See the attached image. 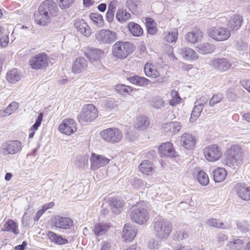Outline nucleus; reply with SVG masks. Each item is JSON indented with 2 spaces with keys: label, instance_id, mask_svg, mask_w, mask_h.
<instances>
[{
  "label": "nucleus",
  "instance_id": "obj_16",
  "mask_svg": "<svg viewBox=\"0 0 250 250\" xmlns=\"http://www.w3.org/2000/svg\"><path fill=\"white\" fill-rule=\"evenodd\" d=\"M210 65L215 70L220 72L227 71L231 64L226 58H215L211 60Z\"/></svg>",
  "mask_w": 250,
  "mask_h": 250
},
{
  "label": "nucleus",
  "instance_id": "obj_39",
  "mask_svg": "<svg viewBox=\"0 0 250 250\" xmlns=\"http://www.w3.org/2000/svg\"><path fill=\"white\" fill-rule=\"evenodd\" d=\"M144 72L146 76L149 77L157 78L160 73L154 68L153 65L150 63H146L144 67Z\"/></svg>",
  "mask_w": 250,
  "mask_h": 250
},
{
  "label": "nucleus",
  "instance_id": "obj_10",
  "mask_svg": "<svg viewBox=\"0 0 250 250\" xmlns=\"http://www.w3.org/2000/svg\"><path fill=\"white\" fill-rule=\"evenodd\" d=\"M203 152L206 159L210 162L217 161L222 155L221 148L215 144L205 148Z\"/></svg>",
  "mask_w": 250,
  "mask_h": 250
},
{
  "label": "nucleus",
  "instance_id": "obj_30",
  "mask_svg": "<svg viewBox=\"0 0 250 250\" xmlns=\"http://www.w3.org/2000/svg\"><path fill=\"white\" fill-rule=\"evenodd\" d=\"M115 17L119 22L124 23L131 19V16L125 9L119 8L116 13Z\"/></svg>",
  "mask_w": 250,
  "mask_h": 250
},
{
  "label": "nucleus",
  "instance_id": "obj_52",
  "mask_svg": "<svg viewBox=\"0 0 250 250\" xmlns=\"http://www.w3.org/2000/svg\"><path fill=\"white\" fill-rule=\"evenodd\" d=\"M237 229L242 232H247L250 229V225L246 221L237 222Z\"/></svg>",
  "mask_w": 250,
  "mask_h": 250
},
{
  "label": "nucleus",
  "instance_id": "obj_25",
  "mask_svg": "<svg viewBox=\"0 0 250 250\" xmlns=\"http://www.w3.org/2000/svg\"><path fill=\"white\" fill-rule=\"evenodd\" d=\"M136 235V230L132 228L128 224L125 225L122 236L126 242L132 241Z\"/></svg>",
  "mask_w": 250,
  "mask_h": 250
},
{
  "label": "nucleus",
  "instance_id": "obj_50",
  "mask_svg": "<svg viewBox=\"0 0 250 250\" xmlns=\"http://www.w3.org/2000/svg\"><path fill=\"white\" fill-rule=\"evenodd\" d=\"M188 237V233L184 229L176 230L173 234L174 239L177 240H182Z\"/></svg>",
  "mask_w": 250,
  "mask_h": 250
},
{
  "label": "nucleus",
  "instance_id": "obj_63",
  "mask_svg": "<svg viewBox=\"0 0 250 250\" xmlns=\"http://www.w3.org/2000/svg\"><path fill=\"white\" fill-rule=\"evenodd\" d=\"M101 250H111V244L108 242H103L101 244Z\"/></svg>",
  "mask_w": 250,
  "mask_h": 250
},
{
  "label": "nucleus",
  "instance_id": "obj_47",
  "mask_svg": "<svg viewBox=\"0 0 250 250\" xmlns=\"http://www.w3.org/2000/svg\"><path fill=\"white\" fill-rule=\"evenodd\" d=\"M178 32L177 29H174L172 31L168 32L166 36L165 40L170 43L175 42L177 40Z\"/></svg>",
  "mask_w": 250,
  "mask_h": 250
},
{
  "label": "nucleus",
  "instance_id": "obj_21",
  "mask_svg": "<svg viewBox=\"0 0 250 250\" xmlns=\"http://www.w3.org/2000/svg\"><path fill=\"white\" fill-rule=\"evenodd\" d=\"M181 142L185 148L191 149L195 146L196 138L192 134L186 133L181 136Z\"/></svg>",
  "mask_w": 250,
  "mask_h": 250
},
{
  "label": "nucleus",
  "instance_id": "obj_27",
  "mask_svg": "<svg viewBox=\"0 0 250 250\" xmlns=\"http://www.w3.org/2000/svg\"><path fill=\"white\" fill-rule=\"evenodd\" d=\"M242 21V17L240 15H233L231 17L229 20L228 23V26L230 30H237L239 29L241 26Z\"/></svg>",
  "mask_w": 250,
  "mask_h": 250
},
{
  "label": "nucleus",
  "instance_id": "obj_3",
  "mask_svg": "<svg viewBox=\"0 0 250 250\" xmlns=\"http://www.w3.org/2000/svg\"><path fill=\"white\" fill-rule=\"evenodd\" d=\"M134 48V45L130 42L119 41L112 46V55L117 59H124L133 51Z\"/></svg>",
  "mask_w": 250,
  "mask_h": 250
},
{
  "label": "nucleus",
  "instance_id": "obj_36",
  "mask_svg": "<svg viewBox=\"0 0 250 250\" xmlns=\"http://www.w3.org/2000/svg\"><path fill=\"white\" fill-rule=\"evenodd\" d=\"M109 228V226L105 223H98L95 225L93 231L96 236H100L106 233Z\"/></svg>",
  "mask_w": 250,
  "mask_h": 250
},
{
  "label": "nucleus",
  "instance_id": "obj_54",
  "mask_svg": "<svg viewBox=\"0 0 250 250\" xmlns=\"http://www.w3.org/2000/svg\"><path fill=\"white\" fill-rule=\"evenodd\" d=\"M58 5L62 9H65L70 7L75 0H57Z\"/></svg>",
  "mask_w": 250,
  "mask_h": 250
},
{
  "label": "nucleus",
  "instance_id": "obj_60",
  "mask_svg": "<svg viewBox=\"0 0 250 250\" xmlns=\"http://www.w3.org/2000/svg\"><path fill=\"white\" fill-rule=\"evenodd\" d=\"M119 5V2L116 0H112L110 1L108 5L107 10L115 12L117 7Z\"/></svg>",
  "mask_w": 250,
  "mask_h": 250
},
{
  "label": "nucleus",
  "instance_id": "obj_64",
  "mask_svg": "<svg viewBox=\"0 0 250 250\" xmlns=\"http://www.w3.org/2000/svg\"><path fill=\"white\" fill-rule=\"evenodd\" d=\"M148 247L150 249H157L158 248V243L154 240L151 241L148 244Z\"/></svg>",
  "mask_w": 250,
  "mask_h": 250
},
{
  "label": "nucleus",
  "instance_id": "obj_37",
  "mask_svg": "<svg viewBox=\"0 0 250 250\" xmlns=\"http://www.w3.org/2000/svg\"><path fill=\"white\" fill-rule=\"evenodd\" d=\"M21 79V73L17 69H12L6 75L7 80L11 83H15Z\"/></svg>",
  "mask_w": 250,
  "mask_h": 250
},
{
  "label": "nucleus",
  "instance_id": "obj_56",
  "mask_svg": "<svg viewBox=\"0 0 250 250\" xmlns=\"http://www.w3.org/2000/svg\"><path fill=\"white\" fill-rule=\"evenodd\" d=\"M223 99L222 95L218 94L212 96L209 102V105L210 106H213L215 104L219 103Z\"/></svg>",
  "mask_w": 250,
  "mask_h": 250
},
{
  "label": "nucleus",
  "instance_id": "obj_1",
  "mask_svg": "<svg viewBox=\"0 0 250 250\" xmlns=\"http://www.w3.org/2000/svg\"><path fill=\"white\" fill-rule=\"evenodd\" d=\"M243 152L239 145H233L227 149L225 153V163L231 167L235 168L242 164Z\"/></svg>",
  "mask_w": 250,
  "mask_h": 250
},
{
  "label": "nucleus",
  "instance_id": "obj_17",
  "mask_svg": "<svg viewBox=\"0 0 250 250\" xmlns=\"http://www.w3.org/2000/svg\"><path fill=\"white\" fill-rule=\"evenodd\" d=\"M52 223L56 228L66 229L72 226L73 222L68 217L56 216L53 218Z\"/></svg>",
  "mask_w": 250,
  "mask_h": 250
},
{
  "label": "nucleus",
  "instance_id": "obj_8",
  "mask_svg": "<svg viewBox=\"0 0 250 250\" xmlns=\"http://www.w3.org/2000/svg\"><path fill=\"white\" fill-rule=\"evenodd\" d=\"M49 58L46 54L40 53L32 57L29 60L31 67L34 69H42L48 65Z\"/></svg>",
  "mask_w": 250,
  "mask_h": 250
},
{
  "label": "nucleus",
  "instance_id": "obj_58",
  "mask_svg": "<svg viewBox=\"0 0 250 250\" xmlns=\"http://www.w3.org/2000/svg\"><path fill=\"white\" fill-rule=\"evenodd\" d=\"M43 114L42 113H40L38 118L36 120L35 123L31 126V129L34 130H37L38 129L39 126L41 125V123L42 121Z\"/></svg>",
  "mask_w": 250,
  "mask_h": 250
},
{
  "label": "nucleus",
  "instance_id": "obj_12",
  "mask_svg": "<svg viewBox=\"0 0 250 250\" xmlns=\"http://www.w3.org/2000/svg\"><path fill=\"white\" fill-rule=\"evenodd\" d=\"M38 9L47 14L51 18L57 16L59 13V9L56 2L52 0H46L39 6Z\"/></svg>",
  "mask_w": 250,
  "mask_h": 250
},
{
  "label": "nucleus",
  "instance_id": "obj_6",
  "mask_svg": "<svg viewBox=\"0 0 250 250\" xmlns=\"http://www.w3.org/2000/svg\"><path fill=\"white\" fill-rule=\"evenodd\" d=\"M208 35L213 40L222 42L227 40L231 35V32L228 28L221 26H213L208 29Z\"/></svg>",
  "mask_w": 250,
  "mask_h": 250
},
{
  "label": "nucleus",
  "instance_id": "obj_55",
  "mask_svg": "<svg viewBox=\"0 0 250 250\" xmlns=\"http://www.w3.org/2000/svg\"><path fill=\"white\" fill-rule=\"evenodd\" d=\"M115 89L121 94H123L125 93H129L132 90L130 86H126L124 84L117 85Z\"/></svg>",
  "mask_w": 250,
  "mask_h": 250
},
{
  "label": "nucleus",
  "instance_id": "obj_62",
  "mask_svg": "<svg viewBox=\"0 0 250 250\" xmlns=\"http://www.w3.org/2000/svg\"><path fill=\"white\" fill-rule=\"evenodd\" d=\"M0 45L2 47H6L9 42V38L8 36H3L0 40Z\"/></svg>",
  "mask_w": 250,
  "mask_h": 250
},
{
  "label": "nucleus",
  "instance_id": "obj_40",
  "mask_svg": "<svg viewBox=\"0 0 250 250\" xmlns=\"http://www.w3.org/2000/svg\"><path fill=\"white\" fill-rule=\"evenodd\" d=\"M126 5L132 13L137 14L141 5V1L140 0H127Z\"/></svg>",
  "mask_w": 250,
  "mask_h": 250
},
{
  "label": "nucleus",
  "instance_id": "obj_2",
  "mask_svg": "<svg viewBox=\"0 0 250 250\" xmlns=\"http://www.w3.org/2000/svg\"><path fill=\"white\" fill-rule=\"evenodd\" d=\"M172 229L171 223L166 219H159L154 222V233L160 240H166L169 236Z\"/></svg>",
  "mask_w": 250,
  "mask_h": 250
},
{
  "label": "nucleus",
  "instance_id": "obj_14",
  "mask_svg": "<svg viewBox=\"0 0 250 250\" xmlns=\"http://www.w3.org/2000/svg\"><path fill=\"white\" fill-rule=\"evenodd\" d=\"M59 130L66 135H70L77 130L75 121L69 118L64 119L59 125Z\"/></svg>",
  "mask_w": 250,
  "mask_h": 250
},
{
  "label": "nucleus",
  "instance_id": "obj_48",
  "mask_svg": "<svg viewBox=\"0 0 250 250\" xmlns=\"http://www.w3.org/2000/svg\"><path fill=\"white\" fill-rule=\"evenodd\" d=\"M202 111V108H201V107L195 105L191 114L189 119L190 122L192 123L195 122L200 116Z\"/></svg>",
  "mask_w": 250,
  "mask_h": 250
},
{
  "label": "nucleus",
  "instance_id": "obj_59",
  "mask_svg": "<svg viewBox=\"0 0 250 250\" xmlns=\"http://www.w3.org/2000/svg\"><path fill=\"white\" fill-rule=\"evenodd\" d=\"M124 202L123 201L118 199H113L111 202L110 206L113 208L118 209L123 207Z\"/></svg>",
  "mask_w": 250,
  "mask_h": 250
},
{
  "label": "nucleus",
  "instance_id": "obj_46",
  "mask_svg": "<svg viewBox=\"0 0 250 250\" xmlns=\"http://www.w3.org/2000/svg\"><path fill=\"white\" fill-rule=\"evenodd\" d=\"M197 179L199 183L202 186H207L209 183V178L208 175L202 170L199 171Z\"/></svg>",
  "mask_w": 250,
  "mask_h": 250
},
{
  "label": "nucleus",
  "instance_id": "obj_42",
  "mask_svg": "<svg viewBox=\"0 0 250 250\" xmlns=\"http://www.w3.org/2000/svg\"><path fill=\"white\" fill-rule=\"evenodd\" d=\"M89 18L93 23L97 27H100L104 25V21L103 16L98 13H91Z\"/></svg>",
  "mask_w": 250,
  "mask_h": 250
},
{
  "label": "nucleus",
  "instance_id": "obj_11",
  "mask_svg": "<svg viewBox=\"0 0 250 250\" xmlns=\"http://www.w3.org/2000/svg\"><path fill=\"white\" fill-rule=\"evenodd\" d=\"M130 217L132 221L141 225L147 221L149 215L146 209L141 207L135 208L131 211Z\"/></svg>",
  "mask_w": 250,
  "mask_h": 250
},
{
  "label": "nucleus",
  "instance_id": "obj_13",
  "mask_svg": "<svg viewBox=\"0 0 250 250\" xmlns=\"http://www.w3.org/2000/svg\"><path fill=\"white\" fill-rule=\"evenodd\" d=\"M90 161L91 170H96L107 165L109 163L110 159L103 155L92 153L90 158Z\"/></svg>",
  "mask_w": 250,
  "mask_h": 250
},
{
  "label": "nucleus",
  "instance_id": "obj_26",
  "mask_svg": "<svg viewBox=\"0 0 250 250\" xmlns=\"http://www.w3.org/2000/svg\"><path fill=\"white\" fill-rule=\"evenodd\" d=\"M236 193L238 196L243 200L249 201L250 200V188L245 187L241 184L236 186Z\"/></svg>",
  "mask_w": 250,
  "mask_h": 250
},
{
  "label": "nucleus",
  "instance_id": "obj_31",
  "mask_svg": "<svg viewBox=\"0 0 250 250\" xmlns=\"http://www.w3.org/2000/svg\"><path fill=\"white\" fill-rule=\"evenodd\" d=\"M128 80L131 83L140 86H146L151 83L148 79L137 75L129 78Z\"/></svg>",
  "mask_w": 250,
  "mask_h": 250
},
{
  "label": "nucleus",
  "instance_id": "obj_33",
  "mask_svg": "<svg viewBox=\"0 0 250 250\" xmlns=\"http://www.w3.org/2000/svg\"><path fill=\"white\" fill-rule=\"evenodd\" d=\"M212 173L214 181L218 183L223 182L227 174L226 169L222 167L215 168Z\"/></svg>",
  "mask_w": 250,
  "mask_h": 250
},
{
  "label": "nucleus",
  "instance_id": "obj_44",
  "mask_svg": "<svg viewBox=\"0 0 250 250\" xmlns=\"http://www.w3.org/2000/svg\"><path fill=\"white\" fill-rule=\"evenodd\" d=\"M151 105L155 109H161L165 107V101L163 98L157 96L152 100L151 103Z\"/></svg>",
  "mask_w": 250,
  "mask_h": 250
},
{
  "label": "nucleus",
  "instance_id": "obj_23",
  "mask_svg": "<svg viewBox=\"0 0 250 250\" xmlns=\"http://www.w3.org/2000/svg\"><path fill=\"white\" fill-rule=\"evenodd\" d=\"M51 18L47 14L43 13V12L38 9V11L34 14V19L36 23L41 26H46L51 21Z\"/></svg>",
  "mask_w": 250,
  "mask_h": 250
},
{
  "label": "nucleus",
  "instance_id": "obj_4",
  "mask_svg": "<svg viewBox=\"0 0 250 250\" xmlns=\"http://www.w3.org/2000/svg\"><path fill=\"white\" fill-rule=\"evenodd\" d=\"M98 116L97 108L93 104H86L83 106L78 119L80 122L90 123L95 120Z\"/></svg>",
  "mask_w": 250,
  "mask_h": 250
},
{
  "label": "nucleus",
  "instance_id": "obj_29",
  "mask_svg": "<svg viewBox=\"0 0 250 250\" xmlns=\"http://www.w3.org/2000/svg\"><path fill=\"white\" fill-rule=\"evenodd\" d=\"M181 54L183 58L187 61H194L199 57L198 53L193 49L189 47L183 49Z\"/></svg>",
  "mask_w": 250,
  "mask_h": 250
},
{
  "label": "nucleus",
  "instance_id": "obj_35",
  "mask_svg": "<svg viewBox=\"0 0 250 250\" xmlns=\"http://www.w3.org/2000/svg\"><path fill=\"white\" fill-rule=\"evenodd\" d=\"M18 227L17 223L14 221L12 219H9L4 224L2 231H9L13 232L15 234H18L19 232Z\"/></svg>",
  "mask_w": 250,
  "mask_h": 250
},
{
  "label": "nucleus",
  "instance_id": "obj_22",
  "mask_svg": "<svg viewBox=\"0 0 250 250\" xmlns=\"http://www.w3.org/2000/svg\"><path fill=\"white\" fill-rule=\"evenodd\" d=\"M158 149L162 155L171 157L176 156V152L173 149L172 144L170 142H167L162 144L159 147Z\"/></svg>",
  "mask_w": 250,
  "mask_h": 250
},
{
  "label": "nucleus",
  "instance_id": "obj_9",
  "mask_svg": "<svg viewBox=\"0 0 250 250\" xmlns=\"http://www.w3.org/2000/svg\"><path fill=\"white\" fill-rule=\"evenodd\" d=\"M96 39L100 43L110 44L117 39L116 33L107 29H102L95 35Z\"/></svg>",
  "mask_w": 250,
  "mask_h": 250
},
{
  "label": "nucleus",
  "instance_id": "obj_41",
  "mask_svg": "<svg viewBox=\"0 0 250 250\" xmlns=\"http://www.w3.org/2000/svg\"><path fill=\"white\" fill-rule=\"evenodd\" d=\"M49 239L54 243L59 245L65 244L68 243L67 239L62 238L61 236L58 235L54 232L49 231L47 234Z\"/></svg>",
  "mask_w": 250,
  "mask_h": 250
},
{
  "label": "nucleus",
  "instance_id": "obj_18",
  "mask_svg": "<svg viewBox=\"0 0 250 250\" xmlns=\"http://www.w3.org/2000/svg\"><path fill=\"white\" fill-rule=\"evenodd\" d=\"M181 127L180 123L175 121L166 123L162 126L164 132L168 136L173 135L178 133Z\"/></svg>",
  "mask_w": 250,
  "mask_h": 250
},
{
  "label": "nucleus",
  "instance_id": "obj_53",
  "mask_svg": "<svg viewBox=\"0 0 250 250\" xmlns=\"http://www.w3.org/2000/svg\"><path fill=\"white\" fill-rule=\"evenodd\" d=\"M170 95L172 97V99L169 101V104L171 105L174 106L180 103V98L176 91L172 90L171 92Z\"/></svg>",
  "mask_w": 250,
  "mask_h": 250
},
{
  "label": "nucleus",
  "instance_id": "obj_7",
  "mask_svg": "<svg viewBox=\"0 0 250 250\" xmlns=\"http://www.w3.org/2000/svg\"><path fill=\"white\" fill-rule=\"evenodd\" d=\"M22 148L21 143L17 140H8L2 143L0 152L3 155H14L19 152Z\"/></svg>",
  "mask_w": 250,
  "mask_h": 250
},
{
  "label": "nucleus",
  "instance_id": "obj_38",
  "mask_svg": "<svg viewBox=\"0 0 250 250\" xmlns=\"http://www.w3.org/2000/svg\"><path fill=\"white\" fill-rule=\"evenodd\" d=\"M197 51L201 54H207L212 52L215 47L214 46L208 42H203L197 46Z\"/></svg>",
  "mask_w": 250,
  "mask_h": 250
},
{
  "label": "nucleus",
  "instance_id": "obj_5",
  "mask_svg": "<svg viewBox=\"0 0 250 250\" xmlns=\"http://www.w3.org/2000/svg\"><path fill=\"white\" fill-rule=\"evenodd\" d=\"M100 135L103 140L110 144L120 142L123 137L122 131L116 127L104 129L100 132Z\"/></svg>",
  "mask_w": 250,
  "mask_h": 250
},
{
  "label": "nucleus",
  "instance_id": "obj_57",
  "mask_svg": "<svg viewBox=\"0 0 250 250\" xmlns=\"http://www.w3.org/2000/svg\"><path fill=\"white\" fill-rule=\"evenodd\" d=\"M19 104L18 103L16 102H13L10 104H9L6 108L7 110L9 112L10 115H11L13 113H14L19 108Z\"/></svg>",
  "mask_w": 250,
  "mask_h": 250
},
{
  "label": "nucleus",
  "instance_id": "obj_32",
  "mask_svg": "<svg viewBox=\"0 0 250 250\" xmlns=\"http://www.w3.org/2000/svg\"><path fill=\"white\" fill-rule=\"evenodd\" d=\"M127 28L133 36L140 37L143 34V30L141 26L134 22H129L128 23Z\"/></svg>",
  "mask_w": 250,
  "mask_h": 250
},
{
  "label": "nucleus",
  "instance_id": "obj_51",
  "mask_svg": "<svg viewBox=\"0 0 250 250\" xmlns=\"http://www.w3.org/2000/svg\"><path fill=\"white\" fill-rule=\"evenodd\" d=\"M146 184V183L139 179L134 178L130 181L131 185L135 189H141L144 188Z\"/></svg>",
  "mask_w": 250,
  "mask_h": 250
},
{
  "label": "nucleus",
  "instance_id": "obj_45",
  "mask_svg": "<svg viewBox=\"0 0 250 250\" xmlns=\"http://www.w3.org/2000/svg\"><path fill=\"white\" fill-rule=\"evenodd\" d=\"M206 224L211 227L217 228L219 229H225L227 227L222 222H220L215 218H210L207 221Z\"/></svg>",
  "mask_w": 250,
  "mask_h": 250
},
{
  "label": "nucleus",
  "instance_id": "obj_28",
  "mask_svg": "<svg viewBox=\"0 0 250 250\" xmlns=\"http://www.w3.org/2000/svg\"><path fill=\"white\" fill-rule=\"evenodd\" d=\"M150 124L149 119L144 116H140L137 118L134 126L140 130H144L146 129Z\"/></svg>",
  "mask_w": 250,
  "mask_h": 250
},
{
  "label": "nucleus",
  "instance_id": "obj_24",
  "mask_svg": "<svg viewBox=\"0 0 250 250\" xmlns=\"http://www.w3.org/2000/svg\"><path fill=\"white\" fill-rule=\"evenodd\" d=\"M74 26L79 32L85 37H89L91 34L90 27L83 20L76 21Z\"/></svg>",
  "mask_w": 250,
  "mask_h": 250
},
{
  "label": "nucleus",
  "instance_id": "obj_61",
  "mask_svg": "<svg viewBox=\"0 0 250 250\" xmlns=\"http://www.w3.org/2000/svg\"><path fill=\"white\" fill-rule=\"evenodd\" d=\"M114 13L115 12L110 11L109 10H107L105 15V19L108 22H111L114 19Z\"/></svg>",
  "mask_w": 250,
  "mask_h": 250
},
{
  "label": "nucleus",
  "instance_id": "obj_43",
  "mask_svg": "<svg viewBox=\"0 0 250 250\" xmlns=\"http://www.w3.org/2000/svg\"><path fill=\"white\" fill-rule=\"evenodd\" d=\"M88 156L86 155L78 156L75 161V165L78 167H83L87 164Z\"/></svg>",
  "mask_w": 250,
  "mask_h": 250
},
{
  "label": "nucleus",
  "instance_id": "obj_15",
  "mask_svg": "<svg viewBox=\"0 0 250 250\" xmlns=\"http://www.w3.org/2000/svg\"><path fill=\"white\" fill-rule=\"evenodd\" d=\"M85 55L93 64L96 65L100 62V60L104 55V51L98 48H90L85 53Z\"/></svg>",
  "mask_w": 250,
  "mask_h": 250
},
{
  "label": "nucleus",
  "instance_id": "obj_19",
  "mask_svg": "<svg viewBox=\"0 0 250 250\" xmlns=\"http://www.w3.org/2000/svg\"><path fill=\"white\" fill-rule=\"evenodd\" d=\"M203 37V33L198 29H194L192 31L188 32L185 37V40L190 44L201 41Z\"/></svg>",
  "mask_w": 250,
  "mask_h": 250
},
{
  "label": "nucleus",
  "instance_id": "obj_34",
  "mask_svg": "<svg viewBox=\"0 0 250 250\" xmlns=\"http://www.w3.org/2000/svg\"><path fill=\"white\" fill-rule=\"evenodd\" d=\"M154 166L153 163L148 160H144L139 166V169L141 172L149 175L153 171Z\"/></svg>",
  "mask_w": 250,
  "mask_h": 250
},
{
  "label": "nucleus",
  "instance_id": "obj_20",
  "mask_svg": "<svg viewBox=\"0 0 250 250\" xmlns=\"http://www.w3.org/2000/svg\"><path fill=\"white\" fill-rule=\"evenodd\" d=\"M87 68V61L83 57H78L73 62L71 70L73 73H80L84 71Z\"/></svg>",
  "mask_w": 250,
  "mask_h": 250
},
{
  "label": "nucleus",
  "instance_id": "obj_49",
  "mask_svg": "<svg viewBox=\"0 0 250 250\" xmlns=\"http://www.w3.org/2000/svg\"><path fill=\"white\" fill-rule=\"evenodd\" d=\"M104 103L105 107L110 110L116 108L118 106V102L113 99L105 100Z\"/></svg>",
  "mask_w": 250,
  "mask_h": 250
}]
</instances>
